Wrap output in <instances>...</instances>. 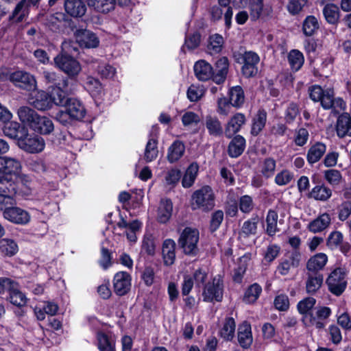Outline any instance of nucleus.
I'll list each match as a JSON object with an SVG mask.
<instances>
[{
  "label": "nucleus",
  "instance_id": "1",
  "mask_svg": "<svg viewBox=\"0 0 351 351\" xmlns=\"http://www.w3.org/2000/svg\"><path fill=\"white\" fill-rule=\"evenodd\" d=\"M199 232L197 229L186 228L181 233L178 239V245L183 252L188 256H196L199 252L197 243Z\"/></svg>",
  "mask_w": 351,
  "mask_h": 351
},
{
  "label": "nucleus",
  "instance_id": "2",
  "mask_svg": "<svg viewBox=\"0 0 351 351\" xmlns=\"http://www.w3.org/2000/svg\"><path fill=\"white\" fill-rule=\"evenodd\" d=\"M193 205L195 208H199L204 211H208L215 206V195L212 189L208 186H204L200 189L195 191L193 195Z\"/></svg>",
  "mask_w": 351,
  "mask_h": 351
},
{
  "label": "nucleus",
  "instance_id": "3",
  "mask_svg": "<svg viewBox=\"0 0 351 351\" xmlns=\"http://www.w3.org/2000/svg\"><path fill=\"white\" fill-rule=\"evenodd\" d=\"M55 65L70 77L77 76L80 71L81 66L79 62L71 56L61 53L54 58Z\"/></svg>",
  "mask_w": 351,
  "mask_h": 351
},
{
  "label": "nucleus",
  "instance_id": "4",
  "mask_svg": "<svg viewBox=\"0 0 351 351\" xmlns=\"http://www.w3.org/2000/svg\"><path fill=\"white\" fill-rule=\"evenodd\" d=\"M326 283L332 293L337 296L340 295L347 285L344 270L341 268H336L328 277Z\"/></svg>",
  "mask_w": 351,
  "mask_h": 351
},
{
  "label": "nucleus",
  "instance_id": "5",
  "mask_svg": "<svg viewBox=\"0 0 351 351\" xmlns=\"http://www.w3.org/2000/svg\"><path fill=\"white\" fill-rule=\"evenodd\" d=\"M10 80L17 87L27 91H34L36 89L35 77L29 73L17 71L11 73Z\"/></svg>",
  "mask_w": 351,
  "mask_h": 351
},
{
  "label": "nucleus",
  "instance_id": "6",
  "mask_svg": "<svg viewBox=\"0 0 351 351\" xmlns=\"http://www.w3.org/2000/svg\"><path fill=\"white\" fill-rule=\"evenodd\" d=\"M241 59L242 60L243 66L241 71L245 77H254L258 73V64L260 61V58L258 54L254 51H245L241 54Z\"/></svg>",
  "mask_w": 351,
  "mask_h": 351
},
{
  "label": "nucleus",
  "instance_id": "7",
  "mask_svg": "<svg viewBox=\"0 0 351 351\" xmlns=\"http://www.w3.org/2000/svg\"><path fill=\"white\" fill-rule=\"evenodd\" d=\"M20 148L29 153H38L45 148L43 138L37 135L29 136L27 130L26 134L18 142Z\"/></svg>",
  "mask_w": 351,
  "mask_h": 351
},
{
  "label": "nucleus",
  "instance_id": "8",
  "mask_svg": "<svg viewBox=\"0 0 351 351\" xmlns=\"http://www.w3.org/2000/svg\"><path fill=\"white\" fill-rule=\"evenodd\" d=\"M77 43L84 48H96L99 45V38L93 32L86 29H77L74 32Z\"/></svg>",
  "mask_w": 351,
  "mask_h": 351
},
{
  "label": "nucleus",
  "instance_id": "9",
  "mask_svg": "<svg viewBox=\"0 0 351 351\" xmlns=\"http://www.w3.org/2000/svg\"><path fill=\"white\" fill-rule=\"evenodd\" d=\"M223 285L219 278H215L212 282L208 283L204 289V300L212 302L213 300L219 302L222 299Z\"/></svg>",
  "mask_w": 351,
  "mask_h": 351
},
{
  "label": "nucleus",
  "instance_id": "10",
  "mask_svg": "<svg viewBox=\"0 0 351 351\" xmlns=\"http://www.w3.org/2000/svg\"><path fill=\"white\" fill-rule=\"evenodd\" d=\"M3 217L16 224L25 225L30 221V215L26 210L19 207L5 208Z\"/></svg>",
  "mask_w": 351,
  "mask_h": 351
},
{
  "label": "nucleus",
  "instance_id": "11",
  "mask_svg": "<svg viewBox=\"0 0 351 351\" xmlns=\"http://www.w3.org/2000/svg\"><path fill=\"white\" fill-rule=\"evenodd\" d=\"M28 102L39 110H46L51 107L49 95L43 90H34L28 97Z\"/></svg>",
  "mask_w": 351,
  "mask_h": 351
},
{
  "label": "nucleus",
  "instance_id": "12",
  "mask_svg": "<svg viewBox=\"0 0 351 351\" xmlns=\"http://www.w3.org/2000/svg\"><path fill=\"white\" fill-rule=\"evenodd\" d=\"M113 285L114 292L119 295L126 294L131 287V278L128 273L119 271L114 276Z\"/></svg>",
  "mask_w": 351,
  "mask_h": 351
},
{
  "label": "nucleus",
  "instance_id": "13",
  "mask_svg": "<svg viewBox=\"0 0 351 351\" xmlns=\"http://www.w3.org/2000/svg\"><path fill=\"white\" fill-rule=\"evenodd\" d=\"M245 116L240 112L232 116L225 125L224 134L228 138H231L236 133L239 132L241 127L245 123Z\"/></svg>",
  "mask_w": 351,
  "mask_h": 351
},
{
  "label": "nucleus",
  "instance_id": "14",
  "mask_svg": "<svg viewBox=\"0 0 351 351\" xmlns=\"http://www.w3.org/2000/svg\"><path fill=\"white\" fill-rule=\"evenodd\" d=\"M65 12L73 18L83 16L86 12V5L83 0H64Z\"/></svg>",
  "mask_w": 351,
  "mask_h": 351
},
{
  "label": "nucleus",
  "instance_id": "15",
  "mask_svg": "<svg viewBox=\"0 0 351 351\" xmlns=\"http://www.w3.org/2000/svg\"><path fill=\"white\" fill-rule=\"evenodd\" d=\"M300 253L294 250L289 253V256L283 259L278 267V271L282 276L289 274L291 268H296L300 262Z\"/></svg>",
  "mask_w": 351,
  "mask_h": 351
},
{
  "label": "nucleus",
  "instance_id": "16",
  "mask_svg": "<svg viewBox=\"0 0 351 351\" xmlns=\"http://www.w3.org/2000/svg\"><path fill=\"white\" fill-rule=\"evenodd\" d=\"M258 221L259 218L257 215L245 221L239 232V239L243 242L250 237L256 235Z\"/></svg>",
  "mask_w": 351,
  "mask_h": 351
},
{
  "label": "nucleus",
  "instance_id": "17",
  "mask_svg": "<svg viewBox=\"0 0 351 351\" xmlns=\"http://www.w3.org/2000/svg\"><path fill=\"white\" fill-rule=\"evenodd\" d=\"M21 168L19 160L14 158L0 156V173L8 175L19 174Z\"/></svg>",
  "mask_w": 351,
  "mask_h": 351
},
{
  "label": "nucleus",
  "instance_id": "18",
  "mask_svg": "<svg viewBox=\"0 0 351 351\" xmlns=\"http://www.w3.org/2000/svg\"><path fill=\"white\" fill-rule=\"evenodd\" d=\"M322 107L326 110L333 109L335 112H339L345 109L346 104L341 98H335L333 90L328 88L326 89V95L324 98Z\"/></svg>",
  "mask_w": 351,
  "mask_h": 351
},
{
  "label": "nucleus",
  "instance_id": "19",
  "mask_svg": "<svg viewBox=\"0 0 351 351\" xmlns=\"http://www.w3.org/2000/svg\"><path fill=\"white\" fill-rule=\"evenodd\" d=\"M194 72L199 81L213 80V69L210 64L204 60H199L194 65Z\"/></svg>",
  "mask_w": 351,
  "mask_h": 351
},
{
  "label": "nucleus",
  "instance_id": "20",
  "mask_svg": "<svg viewBox=\"0 0 351 351\" xmlns=\"http://www.w3.org/2000/svg\"><path fill=\"white\" fill-rule=\"evenodd\" d=\"M204 125L211 136L220 137L224 133L222 124L216 116H206L204 120Z\"/></svg>",
  "mask_w": 351,
  "mask_h": 351
},
{
  "label": "nucleus",
  "instance_id": "21",
  "mask_svg": "<svg viewBox=\"0 0 351 351\" xmlns=\"http://www.w3.org/2000/svg\"><path fill=\"white\" fill-rule=\"evenodd\" d=\"M238 341L241 347L247 349L252 343L253 338L251 326L247 322H243L238 328Z\"/></svg>",
  "mask_w": 351,
  "mask_h": 351
},
{
  "label": "nucleus",
  "instance_id": "22",
  "mask_svg": "<svg viewBox=\"0 0 351 351\" xmlns=\"http://www.w3.org/2000/svg\"><path fill=\"white\" fill-rule=\"evenodd\" d=\"M40 1L21 0L13 10L10 19L17 18L18 21H22L27 13L28 8L31 5L38 7Z\"/></svg>",
  "mask_w": 351,
  "mask_h": 351
},
{
  "label": "nucleus",
  "instance_id": "23",
  "mask_svg": "<svg viewBox=\"0 0 351 351\" xmlns=\"http://www.w3.org/2000/svg\"><path fill=\"white\" fill-rule=\"evenodd\" d=\"M306 291L308 294L315 293L322 287L324 277L319 272H307Z\"/></svg>",
  "mask_w": 351,
  "mask_h": 351
},
{
  "label": "nucleus",
  "instance_id": "24",
  "mask_svg": "<svg viewBox=\"0 0 351 351\" xmlns=\"http://www.w3.org/2000/svg\"><path fill=\"white\" fill-rule=\"evenodd\" d=\"M229 62L226 57L219 58L215 63V72L213 71V81L217 84H222L228 72Z\"/></svg>",
  "mask_w": 351,
  "mask_h": 351
},
{
  "label": "nucleus",
  "instance_id": "25",
  "mask_svg": "<svg viewBox=\"0 0 351 351\" xmlns=\"http://www.w3.org/2000/svg\"><path fill=\"white\" fill-rule=\"evenodd\" d=\"M30 128L36 132L42 134H50L54 128L51 119L46 117H41L39 114H38Z\"/></svg>",
  "mask_w": 351,
  "mask_h": 351
},
{
  "label": "nucleus",
  "instance_id": "26",
  "mask_svg": "<svg viewBox=\"0 0 351 351\" xmlns=\"http://www.w3.org/2000/svg\"><path fill=\"white\" fill-rule=\"evenodd\" d=\"M68 110V113L74 120H81L86 114V110L78 99L75 98H69V101L64 106Z\"/></svg>",
  "mask_w": 351,
  "mask_h": 351
},
{
  "label": "nucleus",
  "instance_id": "27",
  "mask_svg": "<svg viewBox=\"0 0 351 351\" xmlns=\"http://www.w3.org/2000/svg\"><path fill=\"white\" fill-rule=\"evenodd\" d=\"M4 134L14 139H17L18 142L26 134L27 129L20 123L12 121L6 124L3 129Z\"/></svg>",
  "mask_w": 351,
  "mask_h": 351
},
{
  "label": "nucleus",
  "instance_id": "28",
  "mask_svg": "<svg viewBox=\"0 0 351 351\" xmlns=\"http://www.w3.org/2000/svg\"><path fill=\"white\" fill-rule=\"evenodd\" d=\"M176 243L172 239H166L162 244V254L164 264L170 266L176 259Z\"/></svg>",
  "mask_w": 351,
  "mask_h": 351
},
{
  "label": "nucleus",
  "instance_id": "29",
  "mask_svg": "<svg viewBox=\"0 0 351 351\" xmlns=\"http://www.w3.org/2000/svg\"><path fill=\"white\" fill-rule=\"evenodd\" d=\"M326 146L324 143L317 142L312 145L308 150L306 159L309 164L318 162L326 153Z\"/></svg>",
  "mask_w": 351,
  "mask_h": 351
},
{
  "label": "nucleus",
  "instance_id": "30",
  "mask_svg": "<svg viewBox=\"0 0 351 351\" xmlns=\"http://www.w3.org/2000/svg\"><path fill=\"white\" fill-rule=\"evenodd\" d=\"M336 132L339 138L351 136V117L348 114L340 115L336 123Z\"/></svg>",
  "mask_w": 351,
  "mask_h": 351
},
{
  "label": "nucleus",
  "instance_id": "31",
  "mask_svg": "<svg viewBox=\"0 0 351 351\" xmlns=\"http://www.w3.org/2000/svg\"><path fill=\"white\" fill-rule=\"evenodd\" d=\"M331 219L328 213H324L313 220L308 225L309 231L317 233L327 228L330 224Z\"/></svg>",
  "mask_w": 351,
  "mask_h": 351
},
{
  "label": "nucleus",
  "instance_id": "32",
  "mask_svg": "<svg viewBox=\"0 0 351 351\" xmlns=\"http://www.w3.org/2000/svg\"><path fill=\"white\" fill-rule=\"evenodd\" d=\"M245 147V140L241 135H237L230 141L228 152L230 157L237 158L241 155Z\"/></svg>",
  "mask_w": 351,
  "mask_h": 351
},
{
  "label": "nucleus",
  "instance_id": "33",
  "mask_svg": "<svg viewBox=\"0 0 351 351\" xmlns=\"http://www.w3.org/2000/svg\"><path fill=\"white\" fill-rule=\"evenodd\" d=\"M173 211V204L170 199L161 200L158 209L157 219L160 223H167L171 217Z\"/></svg>",
  "mask_w": 351,
  "mask_h": 351
},
{
  "label": "nucleus",
  "instance_id": "34",
  "mask_svg": "<svg viewBox=\"0 0 351 351\" xmlns=\"http://www.w3.org/2000/svg\"><path fill=\"white\" fill-rule=\"evenodd\" d=\"M328 261L327 256L324 253H319L311 257L307 262L308 272H319Z\"/></svg>",
  "mask_w": 351,
  "mask_h": 351
},
{
  "label": "nucleus",
  "instance_id": "35",
  "mask_svg": "<svg viewBox=\"0 0 351 351\" xmlns=\"http://www.w3.org/2000/svg\"><path fill=\"white\" fill-rule=\"evenodd\" d=\"M250 11L252 20L256 21L263 14H269L270 9L264 8L263 0H250Z\"/></svg>",
  "mask_w": 351,
  "mask_h": 351
},
{
  "label": "nucleus",
  "instance_id": "36",
  "mask_svg": "<svg viewBox=\"0 0 351 351\" xmlns=\"http://www.w3.org/2000/svg\"><path fill=\"white\" fill-rule=\"evenodd\" d=\"M332 196V190L324 184L314 186L309 193L308 197L315 200L326 202Z\"/></svg>",
  "mask_w": 351,
  "mask_h": 351
},
{
  "label": "nucleus",
  "instance_id": "37",
  "mask_svg": "<svg viewBox=\"0 0 351 351\" xmlns=\"http://www.w3.org/2000/svg\"><path fill=\"white\" fill-rule=\"evenodd\" d=\"M97 339L99 351H115V341L112 337L99 332L97 335Z\"/></svg>",
  "mask_w": 351,
  "mask_h": 351
},
{
  "label": "nucleus",
  "instance_id": "38",
  "mask_svg": "<svg viewBox=\"0 0 351 351\" xmlns=\"http://www.w3.org/2000/svg\"><path fill=\"white\" fill-rule=\"evenodd\" d=\"M185 146L181 141H176L173 142L168 149V160L171 163L178 161L183 156Z\"/></svg>",
  "mask_w": 351,
  "mask_h": 351
},
{
  "label": "nucleus",
  "instance_id": "39",
  "mask_svg": "<svg viewBox=\"0 0 351 351\" xmlns=\"http://www.w3.org/2000/svg\"><path fill=\"white\" fill-rule=\"evenodd\" d=\"M17 114L20 121L29 127H31L38 116V113L28 106L20 107L17 110Z\"/></svg>",
  "mask_w": 351,
  "mask_h": 351
},
{
  "label": "nucleus",
  "instance_id": "40",
  "mask_svg": "<svg viewBox=\"0 0 351 351\" xmlns=\"http://www.w3.org/2000/svg\"><path fill=\"white\" fill-rule=\"evenodd\" d=\"M278 215L277 212L274 210H269L267 215L266 216V233L269 236H274L278 232H279V228H278Z\"/></svg>",
  "mask_w": 351,
  "mask_h": 351
},
{
  "label": "nucleus",
  "instance_id": "41",
  "mask_svg": "<svg viewBox=\"0 0 351 351\" xmlns=\"http://www.w3.org/2000/svg\"><path fill=\"white\" fill-rule=\"evenodd\" d=\"M230 102L236 108H240L245 101V95L243 88L240 86H236L230 88L229 91Z\"/></svg>",
  "mask_w": 351,
  "mask_h": 351
},
{
  "label": "nucleus",
  "instance_id": "42",
  "mask_svg": "<svg viewBox=\"0 0 351 351\" xmlns=\"http://www.w3.org/2000/svg\"><path fill=\"white\" fill-rule=\"evenodd\" d=\"M235 328L234 319L232 317L226 318L219 331L221 337L226 341H231L234 336Z\"/></svg>",
  "mask_w": 351,
  "mask_h": 351
},
{
  "label": "nucleus",
  "instance_id": "43",
  "mask_svg": "<svg viewBox=\"0 0 351 351\" xmlns=\"http://www.w3.org/2000/svg\"><path fill=\"white\" fill-rule=\"evenodd\" d=\"M319 27L317 18L310 15L306 17L302 23V32L306 36H312Z\"/></svg>",
  "mask_w": 351,
  "mask_h": 351
},
{
  "label": "nucleus",
  "instance_id": "44",
  "mask_svg": "<svg viewBox=\"0 0 351 351\" xmlns=\"http://www.w3.org/2000/svg\"><path fill=\"white\" fill-rule=\"evenodd\" d=\"M267 121V113L265 110H259L253 119L251 134L257 136L264 128Z\"/></svg>",
  "mask_w": 351,
  "mask_h": 351
},
{
  "label": "nucleus",
  "instance_id": "45",
  "mask_svg": "<svg viewBox=\"0 0 351 351\" xmlns=\"http://www.w3.org/2000/svg\"><path fill=\"white\" fill-rule=\"evenodd\" d=\"M69 93L64 90V89L53 87L49 95L51 104L54 103L57 106H64L69 100V99L67 98Z\"/></svg>",
  "mask_w": 351,
  "mask_h": 351
},
{
  "label": "nucleus",
  "instance_id": "46",
  "mask_svg": "<svg viewBox=\"0 0 351 351\" xmlns=\"http://www.w3.org/2000/svg\"><path fill=\"white\" fill-rule=\"evenodd\" d=\"M88 3L89 6L102 13H108L114 9L113 0H88Z\"/></svg>",
  "mask_w": 351,
  "mask_h": 351
},
{
  "label": "nucleus",
  "instance_id": "47",
  "mask_svg": "<svg viewBox=\"0 0 351 351\" xmlns=\"http://www.w3.org/2000/svg\"><path fill=\"white\" fill-rule=\"evenodd\" d=\"M198 169V165L196 163L191 164L187 168L182 180V186L184 188H189L193 185L197 174Z\"/></svg>",
  "mask_w": 351,
  "mask_h": 351
},
{
  "label": "nucleus",
  "instance_id": "48",
  "mask_svg": "<svg viewBox=\"0 0 351 351\" xmlns=\"http://www.w3.org/2000/svg\"><path fill=\"white\" fill-rule=\"evenodd\" d=\"M323 13L327 22L330 24H335L339 19V8L335 4L326 5Z\"/></svg>",
  "mask_w": 351,
  "mask_h": 351
},
{
  "label": "nucleus",
  "instance_id": "49",
  "mask_svg": "<svg viewBox=\"0 0 351 351\" xmlns=\"http://www.w3.org/2000/svg\"><path fill=\"white\" fill-rule=\"evenodd\" d=\"M276 167V160L272 158H267L261 162L260 165V171L265 178H269L274 176Z\"/></svg>",
  "mask_w": 351,
  "mask_h": 351
},
{
  "label": "nucleus",
  "instance_id": "50",
  "mask_svg": "<svg viewBox=\"0 0 351 351\" xmlns=\"http://www.w3.org/2000/svg\"><path fill=\"white\" fill-rule=\"evenodd\" d=\"M0 252L5 256H12L18 252V245L12 239H3L0 241Z\"/></svg>",
  "mask_w": 351,
  "mask_h": 351
},
{
  "label": "nucleus",
  "instance_id": "51",
  "mask_svg": "<svg viewBox=\"0 0 351 351\" xmlns=\"http://www.w3.org/2000/svg\"><path fill=\"white\" fill-rule=\"evenodd\" d=\"M223 44V37L219 34H214L209 38L208 51L210 54L218 53L221 51Z\"/></svg>",
  "mask_w": 351,
  "mask_h": 351
},
{
  "label": "nucleus",
  "instance_id": "52",
  "mask_svg": "<svg viewBox=\"0 0 351 351\" xmlns=\"http://www.w3.org/2000/svg\"><path fill=\"white\" fill-rule=\"evenodd\" d=\"M262 291L261 287L257 283H254L250 286L246 290L243 301L246 303H253L256 301Z\"/></svg>",
  "mask_w": 351,
  "mask_h": 351
},
{
  "label": "nucleus",
  "instance_id": "53",
  "mask_svg": "<svg viewBox=\"0 0 351 351\" xmlns=\"http://www.w3.org/2000/svg\"><path fill=\"white\" fill-rule=\"evenodd\" d=\"M0 193L9 195L16 193L15 184L8 176L0 175Z\"/></svg>",
  "mask_w": 351,
  "mask_h": 351
},
{
  "label": "nucleus",
  "instance_id": "54",
  "mask_svg": "<svg viewBox=\"0 0 351 351\" xmlns=\"http://www.w3.org/2000/svg\"><path fill=\"white\" fill-rule=\"evenodd\" d=\"M8 298L12 304L19 307L24 306L27 300L25 294L19 290V286L12 290Z\"/></svg>",
  "mask_w": 351,
  "mask_h": 351
},
{
  "label": "nucleus",
  "instance_id": "55",
  "mask_svg": "<svg viewBox=\"0 0 351 351\" xmlns=\"http://www.w3.org/2000/svg\"><path fill=\"white\" fill-rule=\"evenodd\" d=\"M158 154L157 141L154 139H149L146 145L144 158L149 162L155 160Z\"/></svg>",
  "mask_w": 351,
  "mask_h": 351
},
{
  "label": "nucleus",
  "instance_id": "56",
  "mask_svg": "<svg viewBox=\"0 0 351 351\" xmlns=\"http://www.w3.org/2000/svg\"><path fill=\"white\" fill-rule=\"evenodd\" d=\"M289 62L293 70L298 71L304 64V56L298 50H292L288 56Z\"/></svg>",
  "mask_w": 351,
  "mask_h": 351
},
{
  "label": "nucleus",
  "instance_id": "57",
  "mask_svg": "<svg viewBox=\"0 0 351 351\" xmlns=\"http://www.w3.org/2000/svg\"><path fill=\"white\" fill-rule=\"evenodd\" d=\"M310 98L315 102H320L322 106L326 90H323L319 85H313L308 88Z\"/></svg>",
  "mask_w": 351,
  "mask_h": 351
},
{
  "label": "nucleus",
  "instance_id": "58",
  "mask_svg": "<svg viewBox=\"0 0 351 351\" xmlns=\"http://www.w3.org/2000/svg\"><path fill=\"white\" fill-rule=\"evenodd\" d=\"M85 87L93 95L99 94L102 90V85L99 80L91 76L86 77Z\"/></svg>",
  "mask_w": 351,
  "mask_h": 351
},
{
  "label": "nucleus",
  "instance_id": "59",
  "mask_svg": "<svg viewBox=\"0 0 351 351\" xmlns=\"http://www.w3.org/2000/svg\"><path fill=\"white\" fill-rule=\"evenodd\" d=\"M293 178V173L287 170L283 169L278 173L275 177V183L278 186H284L288 184Z\"/></svg>",
  "mask_w": 351,
  "mask_h": 351
},
{
  "label": "nucleus",
  "instance_id": "60",
  "mask_svg": "<svg viewBox=\"0 0 351 351\" xmlns=\"http://www.w3.org/2000/svg\"><path fill=\"white\" fill-rule=\"evenodd\" d=\"M343 241V234L339 231L332 232L326 241L327 246L333 250L337 248Z\"/></svg>",
  "mask_w": 351,
  "mask_h": 351
},
{
  "label": "nucleus",
  "instance_id": "61",
  "mask_svg": "<svg viewBox=\"0 0 351 351\" xmlns=\"http://www.w3.org/2000/svg\"><path fill=\"white\" fill-rule=\"evenodd\" d=\"M324 178L331 185H338L341 180V174L336 169H328L324 171Z\"/></svg>",
  "mask_w": 351,
  "mask_h": 351
},
{
  "label": "nucleus",
  "instance_id": "62",
  "mask_svg": "<svg viewBox=\"0 0 351 351\" xmlns=\"http://www.w3.org/2000/svg\"><path fill=\"white\" fill-rule=\"evenodd\" d=\"M239 209L244 213H250L254 208V202L251 196L245 195L239 199Z\"/></svg>",
  "mask_w": 351,
  "mask_h": 351
},
{
  "label": "nucleus",
  "instance_id": "63",
  "mask_svg": "<svg viewBox=\"0 0 351 351\" xmlns=\"http://www.w3.org/2000/svg\"><path fill=\"white\" fill-rule=\"evenodd\" d=\"M351 215V202L349 200L343 202L338 208V218L340 221H344Z\"/></svg>",
  "mask_w": 351,
  "mask_h": 351
},
{
  "label": "nucleus",
  "instance_id": "64",
  "mask_svg": "<svg viewBox=\"0 0 351 351\" xmlns=\"http://www.w3.org/2000/svg\"><path fill=\"white\" fill-rule=\"evenodd\" d=\"M204 89L195 85H191L189 86L187 90V97L191 101H197L201 99L204 95Z\"/></svg>",
  "mask_w": 351,
  "mask_h": 351
}]
</instances>
